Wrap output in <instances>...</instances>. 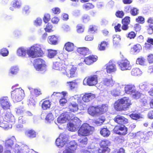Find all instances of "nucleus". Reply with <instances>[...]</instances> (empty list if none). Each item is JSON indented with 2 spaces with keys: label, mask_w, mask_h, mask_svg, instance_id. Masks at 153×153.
I'll use <instances>...</instances> for the list:
<instances>
[{
  "label": "nucleus",
  "mask_w": 153,
  "mask_h": 153,
  "mask_svg": "<svg viewBox=\"0 0 153 153\" xmlns=\"http://www.w3.org/2000/svg\"><path fill=\"white\" fill-rule=\"evenodd\" d=\"M116 134L120 135H124L127 133V128L124 125L116 126L113 129Z\"/></svg>",
  "instance_id": "10"
},
{
  "label": "nucleus",
  "mask_w": 153,
  "mask_h": 153,
  "mask_svg": "<svg viewBox=\"0 0 153 153\" xmlns=\"http://www.w3.org/2000/svg\"><path fill=\"white\" fill-rule=\"evenodd\" d=\"M33 65L37 71L44 72L46 70L45 61L42 59L40 58L35 59Z\"/></svg>",
  "instance_id": "5"
},
{
  "label": "nucleus",
  "mask_w": 153,
  "mask_h": 153,
  "mask_svg": "<svg viewBox=\"0 0 153 153\" xmlns=\"http://www.w3.org/2000/svg\"><path fill=\"white\" fill-rule=\"evenodd\" d=\"M53 68L55 70L62 71V73L63 74H65V73H67L66 67L61 62H54Z\"/></svg>",
  "instance_id": "14"
},
{
  "label": "nucleus",
  "mask_w": 153,
  "mask_h": 153,
  "mask_svg": "<svg viewBox=\"0 0 153 153\" xmlns=\"http://www.w3.org/2000/svg\"><path fill=\"white\" fill-rule=\"evenodd\" d=\"M130 136H132L133 137L136 136L139 137H140V138L143 139L144 138L145 135L144 134V132L139 131L136 133H130Z\"/></svg>",
  "instance_id": "36"
},
{
  "label": "nucleus",
  "mask_w": 153,
  "mask_h": 153,
  "mask_svg": "<svg viewBox=\"0 0 153 153\" xmlns=\"http://www.w3.org/2000/svg\"><path fill=\"white\" fill-rule=\"evenodd\" d=\"M97 30V28L96 26H91L88 30V32L90 33H93Z\"/></svg>",
  "instance_id": "63"
},
{
  "label": "nucleus",
  "mask_w": 153,
  "mask_h": 153,
  "mask_svg": "<svg viewBox=\"0 0 153 153\" xmlns=\"http://www.w3.org/2000/svg\"><path fill=\"white\" fill-rule=\"evenodd\" d=\"M130 18L128 16H126L122 20L123 24L128 25L130 22Z\"/></svg>",
  "instance_id": "57"
},
{
  "label": "nucleus",
  "mask_w": 153,
  "mask_h": 153,
  "mask_svg": "<svg viewBox=\"0 0 153 153\" xmlns=\"http://www.w3.org/2000/svg\"><path fill=\"white\" fill-rule=\"evenodd\" d=\"M11 97L14 102L21 101L24 98L25 94L24 91L21 88H16L11 92Z\"/></svg>",
  "instance_id": "3"
},
{
  "label": "nucleus",
  "mask_w": 153,
  "mask_h": 153,
  "mask_svg": "<svg viewBox=\"0 0 153 153\" xmlns=\"http://www.w3.org/2000/svg\"><path fill=\"white\" fill-rule=\"evenodd\" d=\"M5 120L7 121L12 123L15 122V119L14 116L10 113L7 112L6 113L4 117Z\"/></svg>",
  "instance_id": "24"
},
{
  "label": "nucleus",
  "mask_w": 153,
  "mask_h": 153,
  "mask_svg": "<svg viewBox=\"0 0 153 153\" xmlns=\"http://www.w3.org/2000/svg\"><path fill=\"white\" fill-rule=\"evenodd\" d=\"M27 55L32 58L40 56L43 54L41 46L39 44L34 45L27 49Z\"/></svg>",
  "instance_id": "2"
},
{
  "label": "nucleus",
  "mask_w": 153,
  "mask_h": 153,
  "mask_svg": "<svg viewBox=\"0 0 153 153\" xmlns=\"http://www.w3.org/2000/svg\"><path fill=\"white\" fill-rule=\"evenodd\" d=\"M45 120L48 122L50 123L54 120V117L52 113H50L47 114Z\"/></svg>",
  "instance_id": "50"
},
{
  "label": "nucleus",
  "mask_w": 153,
  "mask_h": 153,
  "mask_svg": "<svg viewBox=\"0 0 153 153\" xmlns=\"http://www.w3.org/2000/svg\"><path fill=\"white\" fill-rule=\"evenodd\" d=\"M58 38L55 36H50L48 37V42L53 45H56L57 43Z\"/></svg>",
  "instance_id": "27"
},
{
  "label": "nucleus",
  "mask_w": 153,
  "mask_h": 153,
  "mask_svg": "<svg viewBox=\"0 0 153 153\" xmlns=\"http://www.w3.org/2000/svg\"><path fill=\"white\" fill-rule=\"evenodd\" d=\"M150 84L146 82H143L139 84V88L143 91H147L150 88Z\"/></svg>",
  "instance_id": "26"
},
{
  "label": "nucleus",
  "mask_w": 153,
  "mask_h": 153,
  "mask_svg": "<svg viewBox=\"0 0 153 153\" xmlns=\"http://www.w3.org/2000/svg\"><path fill=\"white\" fill-rule=\"evenodd\" d=\"M110 144V142L108 140L105 139L102 140L100 144L101 148L98 150V153H108L110 149L107 146Z\"/></svg>",
  "instance_id": "6"
},
{
  "label": "nucleus",
  "mask_w": 153,
  "mask_h": 153,
  "mask_svg": "<svg viewBox=\"0 0 153 153\" xmlns=\"http://www.w3.org/2000/svg\"><path fill=\"white\" fill-rule=\"evenodd\" d=\"M105 119L104 118H98L94 121V124L97 126H100L102 125L104 122Z\"/></svg>",
  "instance_id": "40"
},
{
  "label": "nucleus",
  "mask_w": 153,
  "mask_h": 153,
  "mask_svg": "<svg viewBox=\"0 0 153 153\" xmlns=\"http://www.w3.org/2000/svg\"><path fill=\"white\" fill-rule=\"evenodd\" d=\"M78 127L74 123H70L68 125V130L71 131H75L77 130Z\"/></svg>",
  "instance_id": "37"
},
{
  "label": "nucleus",
  "mask_w": 153,
  "mask_h": 153,
  "mask_svg": "<svg viewBox=\"0 0 153 153\" xmlns=\"http://www.w3.org/2000/svg\"><path fill=\"white\" fill-rule=\"evenodd\" d=\"M97 82V75L91 76L88 78H85L83 81V84L84 85H88L89 86L95 85Z\"/></svg>",
  "instance_id": "8"
},
{
  "label": "nucleus",
  "mask_w": 153,
  "mask_h": 153,
  "mask_svg": "<svg viewBox=\"0 0 153 153\" xmlns=\"http://www.w3.org/2000/svg\"><path fill=\"white\" fill-rule=\"evenodd\" d=\"M8 50L5 48H3L0 50V55L4 57L8 56L9 54Z\"/></svg>",
  "instance_id": "42"
},
{
  "label": "nucleus",
  "mask_w": 153,
  "mask_h": 153,
  "mask_svg": "<svg viewBox=\"0 0 153 153\" xmlns=\"http://www.w3.org/2000/svg\"><path fill=\"white\" fill-rule=\"evenodd\" d=\"M145 62V59L143 58H139L137 59L136 63L137 64L144 65Z\"/></svg>",
  "instance_id": "54"
},
{
  "label": "nucleus",
  "mask_w": 153,
  "mask_h": 153,
  "mask_svg": "<svg viewBox=\"0 0 153 153\" xmlns=\"http://www.w3.org/2000/svg\"><path fill=\"white\" fill-rule=\"evenodd\" d=\"M131 104L129 98L125 97L116 101L114 104V107L117 111H126Z\"/></svg>",
  "instance_id": "1"
},
{
  "label": "nucleus",
  "mask_w": 153,
  "mask_h": 153,
  "mask_svg": "<svg viewBox=\"0 0 153 153\" xmlns=\"http://www.w3.org/2000/svg\"><path fill=\"white\" fill-rule=\"evenodd\" d=\"M94 128L88 124L85 123L82 125L78 131L79 136H88L92 133Z\"/></svg>",
  "instance_id": "4"
},
{
  "label": "nucleus",
  "mask_w": 153,
  "mask_h": 153,
  "mask_svg": "<svg viewBox=\"0 0 153 153\" xmlns=\"http://www.w3.org/2000/svg\"><path fill=\"white\" fill-rule=\"evenodd\" d=\"M15 111L18 115H20L23 113L24 109L23 107H19L16 108Z\"/></svg>",
  "instance_id": "49"
},
{
  "label": "nucleus",
  "mask_w": 153,
  "mask_h": 153,
  "mask_svg": "<svg viewBox=\"0 0 153 153\" xmlns=\"http://www.w3.org/2000/svg\"><path fill=\"white\" fill-rule=\"evenodd\" d=\"M100 110L98 107L91 106L88 109L89 114L91 115H97L100 113Z\"/></svg>",
  "instance_id": "19"
},
{
  "label": "nucleus",
  "mask_w": 153,
  "mask_h": 153,
  "mask_svg": "<svg viewBox=\"0 0 153 153\" xmlns=\"http://www.w3.org/2000/svg\"><path fill=\"white\" fill-rule=\"evenodd\" d=\"M71 118L70 119V120H73L74 122L73 123L75 124V125L79 126L81 124V121L80 120L76 117H74V118H72V115L71 114Z\"/></svg>",
  "instance_id": "44"
},
{
  "label": "nucleus",
  "mask_w": 153,
  "mask_h": 153,
  "mask_svg": "<svg viewBox=\"0 0 153 153\" xmlns=\"http://www.w3.org/2000/svg\"><path fill=\"white\" fill-rule=\"evenodd\" d=\"M13 2V7L15 8H19L21 6V3L20 0H14Z\"/></svg>",
  "instance_id": "47"
},
{
  "label": "nucleus",
  "mask_w": 153,
  "mask_h": 153,
  "mask_svg": "<svg viewBox=\"0 0 153 153\" xmlns=\"http://www.w3.org/2000/svg\"><path fill=\"white\" fill-rule=\"evenodd\" d=\"M29 89L30 92V96H37L41 94L40 91L37 89H33L31 88H29Z\"/></svg>",
  "instance_id": "33"
},
{
  "label": "nucleus",
  "mask_w": 153,
  "mask_h": 153,
  "mask_svg": "<svg viewBox=\"0 0 153 153\" xmlns=\"http://www.w3.org/2000/svg\"><path fill=\"white\" fill-rule=\"evenodd\" d=\"M88 139L86 137H84L83 138H81L78 140L82 144H86L87 143Z\"/></svg>",
  "instance_id": "60"
},
{
  "label": "nucleus",
  "mask_w": 153,
  "mask_h": 153,
  "mask_svg": "<svg viewBox=\"0 0 153 153\" xmlns=\"http://www.w3.org/2000/svg\"><path fill=\"white\" fill-rule=\"evenodd\" d=\"M51 102L49 100H45L42 103V107L43 109L47 110L51 106Z\"/></svg>",
  "instance_id": "34"
},
{
  "label": "nucleus",
  "mask_w": 153,
  "mask_h": 153,
  "mask_svg": "<svg viewBox=\"0 0 153 153\" xmlns=\"http://www.w3.org/2000/svg\"><path fill=\"white\" fill-rule=\"evenodd\" d=\"M16 140L14 136L11 137V138L8 139L5 141L4 146L8 149L12 148V146L16 141Z\"/></svg>",
  "instance_id": "18"
},
{
  "label": "nucleus",
  "mask_w": 153,
  "mask_h": 153,
  "mask_svg": "<svg viewBox=\"0 0 153 153\" xmlns=\"http://www.w3.org/2000/svg\"><path fill=\"white\" fill-rule=\"evenodd\" d=\"M84 8L86 10H89L90 9H93L94 8V6L92 4L90 3H87L83 6Z\"/></svg>",
  "instance_id": "53"
},
{
  "label": "nucleus",
  "mask_w": 153,
  "mask_h": 153,
  "mask_svg": "<svg viewBox=\"0 0 153 153\" xmlns=\"http://www.w3.org/2000/svg\"><path fill=\"white\" fill-rule=\"evenodd\" d=\"M76 68L75 67L73 66L69 71V73L68 72L65 73H66L67 76L69 78L72 77L74 76L75 75V72L76 70Z\"/></svg>",
  "instance_id": "32"
},
{
  "label": "nucleus",
  "mask_w": 153,
  "mask_h": 153,
  "mask_svg": "<svg viewBox=\"0 0 153 153\" xmlns=\"http://www.w3.org/2000/svg\"><path fill=\"white\" fill-rule=\"evenodd\" d=\"M130 117L133 119L137 120L140 119L142 117L138 114H131L130 115Z\"/></svg>",
  "instance_id": "59"
},
{
  "label": "nucleus",
  "mask_w": 153,
  "mask_h": 153,
  "mask_svg": "<svg viewBox=\"0 0 153 153\" xmlns=\"http://www.w3.org/2000/svg\"><path fill=\"white\" fill-rule=\"evenodd\" d=\"M108 45V43L105 41L102 42L100 45L98 46L99 50L103 51L105 50V47Z\"/></svg>",
  "instance_id": "48"
},
{
  "label": "nucleus",
  "mask_w": 153,
  "mask_h": 153,
  "mask_svg": "<svg viewBox=\"0 0 153 153\" xmlns=\"http://www.w3.org/2000/svg\"><path fill=\"white\" fill-rule=\"evenodd\" d=\"M120 68L122 71L130 70L131 66L130 62L127 59H123L117 62Z\"/></svg>",
  "instance_id": "9"
},
{
  "label": "nucleus",
  "mask_w": 153,
  "mask_h": 153,
  "mask_svg": "<svg viewBox=\"0 0 153 153\" xmlns=\"http://www.w3.org/2000/svg\"><path fill=\"white\" fill-rule=\"evenodd\" d=\"M77 31L79 33H80L84 31V29L80 25H78L76 26Z\"/></svg>",
  "instance_id": "62"
},
{
  "label": "nucleus",
  "mask_w": 153,
  "mask_h": 153,
  "mask_svg": "<svg viewBox=\"0 0 153 153\" xmlns=\"http://www.w3.org/2000/svg\"><path fill=\"white\" fill-rule=\"evenodd\" d=\"M101 134L104 137H108L110 134L109 130L107 128H103L100 131Z\"/></svg>",
  "instance_id": "30"
},
{
  "label": "nucleus",
  "mask_w": 153,
  "mask_h": 153,
  "mask_svg": "<svg viewBox=\"0 0 153 153\" xmlns=\"http://www.w3.org/2000/svg\"><path fill=\"white\" fill-rule=\"evenodd\" d=\"M131 94L132 95V97L136 99H139L141 95V94L140 92L136 91L135 90Z\"/></svg>",
  "instance_id": "46"
},
{
  "label": "nucleus",
  "mask_w": 153,
  "mask_h": 153,
  "mask_svg": "<svg viewBox=\"0 0 153 153\" xmlns=\"http://www.w3.org/2000/svg\"><path fill=\"white\" fill-rule=\"evenodd\" d=\"M103 84L107 86H112L113 84V81L112 79H104L102 81Z\"/></svg>",
  "instance_id": "31"
},
{
  "label": "nucleus",
  "mask_w": 153,
  "mask_h": 153,
  "mask_svg": "<svg viewBox=\"0 0 153 153\" xmlns=\"http://www.w3.org/2000/svg\"><path fill=\"white\" fill-rule=\"evenodd\" d=\"M134 85L133 84H130L126 85L125 87V93L128 94H131L134 90Z\"/></svg>",
  "instance_id": "23"
},
{
  "label": "nucleus",
  "mask_w": 153,
  "mask_h": 153,
  "mask_svg": "<svg viewBox=\"0 0 153 153\" xmlns=\"http://www.w3.org/2000/svg\"><path fill=\"white\" fill-rule=\"evenodd\" d=\"M33 98L34 97L30 96V99L28 100V105L34 106L36 104V102Z\"/></svg>",
  "instance_id": "55"
},
{
  "label": "nucleus",
  "mask_w": 153,
  "mask_h": 153,
  "mask_svg": "<svg viewBox=\"0 0 153 153\" xmlns=\"http://www.w3.org/2000/svg\"><path fill=\"white\" fill-rule=\"evenodd\" d=\"M19 144H16L14 149V151L15 153H27L28 151V149L26 146H24L22 145L21 146L20 143Z\"/></svg>",
  "instance_id": "12"
},
{
  "label": "nucleus",
  "mask_w": 153,
  "mask_h": 153,
  "mask_svg": "<svg viewBox=\"0 0 153 153\" xmlns=\"http://www.w3.org/2000/svg\"><path fill=\"white\" fill-rule=\"evenodd\" d=\"M57 53V51L56 50H49L48 51V57L50 58H53L56 55Z\"/></svg>",
  "instance_id": "43"
},
{
  "label": "nucleus",
  "mask_w": 153,
  "mask_h": 153,
  "mask_svg": "<svg viewBox=\"0 0 153 153\" xmlns=\"http://www.w3.org/2000/svg\"><path fill=\"white\" fill-rule=\"evenodd\" d=\"M68 140V136L63 133L60 134L56 140V145L60 148L63 147Z\"/></svg>",
  "instance_id": "7"
},
{
  "label": "nucleus",
  "mask_w": 153,
  "mask_h": 153,
  "mask_svg": "<svg viewBox=\"0 0 153 153\" xmlns=\"http://www.w3.org/2000/svg\"><path fill=\"white\" fill-rule=\"evenodd\" d=\"M19 70V68L17 66H13L10 68L9 73L12 74H16L17 73Z\"/></svg>",
  "instance_id": "41"
},
{
  "label": "nucleus",
  "mask_w": 153,
  "mask_h": 153,
  "mask_svg": "<svg viewBox=\"0 0 153 153\" xmlns=\"http://www.w3.org/2000/svg\"><path fill=\"white\" fill-rule=\"evenodd\" d=\"M139 13V10L137 8L132 7L130 13L133 16L137 15Z\"/></svg>",
  "instance_id": "51"
},
{
  "label": "nucleus",
  "mask_w": 153,
  "mask_h": 153,
  "mask_svg": "<svg viewBox=\"0 0 153 153\" xmlns=\"http://www.w3.org/2000/svg\"><path fill=\"white\" fill-rule=\"evenodd\" d=\"M0 104L4 109L9 108L11 104L7 97H4L0 98Z\"/></svg>",
  "instance_id": "13"
},
{
  "label": "nucleus",
  "mask_w": 153,
  "mask_h": 153,
  "mask_svg": "<svg viewBox=\"0 0 153 153\" xmlns=\"http://www.w3.org/2000/svg\"><path fill=\"white\" fill-rule=\"evenodd\" d=\"M27 50L23 48H19L17 51V55L21 57H25L27 54Z\"/></svg>",
  "instance_id": "25"
},
{
  "label": "nucleus",
  "mask_w": 153,
  "mask_h": 153,
  "mask_svg": "<svg viewBox=\"0 0 153 153\" xmlns=\"http://www.w3.org/2000/svg\"><path fill=\"white\" fill-rule=\"evenodd\" d=\"M75 47L73 43L68 42L66 43L64 47V48L68 52H72L73 51Z\"/></svg>",
  "instance_id": "22"
},
{
  "label": "nucleus",
  "mask_w": 153,
  "mask_h": 153,
  "mask_svg": "<svg viewBox=\"0 0 153 153\" xmlns=\"http://www.w3.org/2000/svg\"><path fill=\"white\" fill-rule=\"evenodd\" d=\"M88 49L85 47L79 48L77 49V52L80 54L83 55H86L89 53Z\"/></svg>",
  "instance_id": "28"
},
{
  "label": "nucleus",
  "mask_w": 153,
  "mask_h": 153,
  "mask_svg": "<svg viewBox=\"0 0 153 153\" xmlns=\"http://www.w3.org/2000/svg\"><path fill=\"white\" fill-rule=\"evenodd\" d=\"M133 49L134 52L136 54L140 51L142 49V47L140 45L137 44L134 46Z\"/></svg>",
  "instance_id": "45"
},
{
  "label": "nucleus",
  "mask_w": 153,
  "mask_h": 153,
  "mask_svg": "<svg viewBox=\"0 0 153 153\" xmlns=\"http://www.w3.org/2000/svg\"><path fill=\"white\" fill-rule=\"evenodd\" d=\"M42 22V19L40 18H37L34 22V25L36 26H40Z\"/></svg>",
  "instance_id": "61"
},
{
  "label": "nucleus",
  "mask_w": 153,
  "mask_h": 153,
  "mask_svg": "<svg viewBox=\"0 0 153 153\" xmlns=\"http://www.w3.org/2000/svg\"><path fill=\"white\" fill-rule=\"evenodd\" d=\"M83 22L86 23L90 20V16L87 14L84 15L82 17Z\"/></svg>",
  "instance_id": "64"
},
{
  "label": "nucleus",
  "mask_w": 153,
  "mask_h": 153,
  "mask_svg": "<svg viewBox=\"0 0 153 153\" xmlns=\"http://www.w3.org/2000/svg\"><path fill=\"white\" fill-rule=\"evenodd\" d=\"M69 108L70 111L72 112L76 111L78 109V105L74 102L71 103L69 105Z\"/></svg>",
  "instance_id": "29"
},
{
  "label": "nucleus",
  "mask_w": 153,
  "mask_h": 153,
  "mask_svg": "<svg viewBox=\"0 0 153 153\" xmlns=\"http://www.w3.org/2000/svg\"><path fill=\"white\" fill-rule=\"evenodd\" d=\"M106 69L108 73L115 72L117 70L116 65L112 62L110 61L106 65Z\"/></svg>",
  "instance_id": "15"
},
{
  "label": "nucleus",
  "mask_w": 153,
  "mask_h": 153,
  "mask_svg": "<svg viewBox=\"0 0 153 153\" xmlns=\"http://www.w3.org/2000/svg\"><path fill=\"white\" fill-rule=\"evenodd\" d=\"M8 122L6 121H4L0 123V127L4 129H7L9 128V126Z\"/></svg>",
  "instance_id": "52"
},
{
  "label": "nucleus",
  "mask_w": 153,
  "mask_h": 153,
  "mask_svg": "<svg viewBox=\"0 0 153 153\" xmlns=\"http://www.w3.org/2000/svg\"><path fill=\"white\" fill-rule=\"evenodd\" d=\"M25 134L27 137L30 138L35 137L36 135L35 132L33 130L27 131L25 133Z\"/></svg>",
  "instance_id": "39"
},
{
  "label": "nucleus",
  "mask_w": 153,
  "mask_h": 153,
  "mask_svg": "<svg viewBox=\"0 0 153 153\" xmlns=\"http://www.w3.org/2000/svg\"><path fill=\"white\" fill-rule=\"evenodd\" d=\"M113 43L114 45H117L121 40L120 36L119 35H114L113 36Z\"/></svg>",
  "instance_id": "38"
},
{
  "label": "nucleus",
  "mask_w": 153,
  "mask_h": 153,
  "mask_svg": "<svg viewBox=\"0 0 153 153\" xmlns=\"http://www.w3.org/2000/svg\"><path fill=\"white\" fill-rule=\"evenodd\" d=\"M114 120L115 122L120 124H126L128 123L127 119L120 115H118L114 119Z\"/></svg>",
  "instance_id": "16"
},
{
  "label": "nucleus",
  "mask_w": 153,
  "mask_h": 153,
  "mask_svg": "<svg viewBox=\"0 0 153 153\" xmlns=\"http://www.w3.org/2000/svg\"><path fill=\"white\" fill-rule=\"evenodd\" d=\"M97 57L96 56H90L85 58L84 62L86 64L90 65L96 62L97 60Z\"/></svg>",
  "instance_id": "17"
},
{
  "label": "nucleus",
  "mask_w": 153,
  "mask_h": 153,
  "mask_svg": "<svg viewBox=\"0 0 153 153\" xmlns=\"http://www.w3.org/2000/svg\"><path fill=\"white\" fill-rule=\"evenodd\" d=\"M111 93L113 96H118L120 95V92L116 89H114L111 91Z\"/></svg>",
  "instance_id": "56"
},
{
  "label": "nucleus",
  "mask_w": 153,
  "mask_h": 153,
  "mask_svg": "<svg viewBox=\"0 0 153 153\" xmlns=\"http://www.w3.org/2000/svg\"><path fill=\"white\" fill-rule=\"evenodd\" d=\"M95 97V95L94 94H85L82 97V100L85 102H88L94 98Z\"/></svg>",
  "instance_id": "21"
},
{
  "label": "nucleus",
  "mask_w": 153,
  "mask_h": 153,
  "mask_svg": "<svg viewBox=\"0 0 153 153\" xmlns=\"http://www.w3.org/2000/svg\"><path fill=\"white\" fill-rule=\"evenodd\" d=\"M52 27L51 24L49 23L47 24L46 27L45 28L46 32H50L52 31L51 29Z\"/></svg>",
  "instance_id": "58"
},
{
  "label": "nucleus",
  "mask_w": 153,
  "mask_h": 153,
  "mask_svg": "<svg viewBox=\"0 0 153 153\" xmlns=\"http://www.w3.org/2000/svg\"><path fill=\"white\" fill-rule=\"evenodd\" d=\"M131 74L134 76L140 75L142 74V71L139 68H135L132 69L131 72Z\"/></svg>",
  "instance_id": "35"
},
{
  "label": "nucleus",
  "mask_w": 153,
  "mask_h": 153,
  "mask_svg": "<svg viewBox=\"0 0 153 153\" xmlns=\"http://www.w3.org/2000/svg\"><path fill=\"white\" fill-rule=\"evenodd\" d=\"M77 144L75 141L73 140L70 141L66 146V148L69 149L70 150L73 151V152L76 149L77 147Z\"/></svg>",
  "instance_id": "20"
},
{
  "label": "nucleus",
  "mask_w": 153,
  "mask_h": 153,
  "mask_svg": "<svg viewBox=\"0 0 153 153\" xmlns=\"http://www.w3.org/2000/svg\"><path fill=\"white\" fill-rule=\"evenodd\" d=\"M71 113L69 112H65L62 113L57 119L58 123H65L67 121L70 120L71 118Z\"/></svg>",
  "instance_id": "11"
}]
</instances>
